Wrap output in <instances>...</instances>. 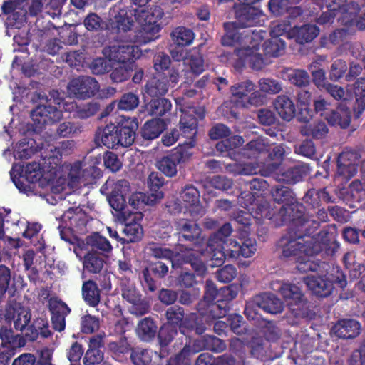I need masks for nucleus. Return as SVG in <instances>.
Wrapping results in <instances>:
<instances>
[{
  "label": "nucleus",
  "instance_id": "obj_1",
  "mask_svg": "<svg viewBox=\"0 0 365 365\" xmlns=\"http://www.w3.org/2000/svg\"><path fill=\"white\" fill-rule=\"evenodd\" d=\"M287 224L289 225L287 232L280 240L284 257L297 256L302 253L329 257H333L340 247L336 236L328 230H322L314 235L320 226L318 220H298Z\"/></svg>",
  "mask_w": 365,
  "mask_h": 365
},
{
  "label": "nucleus",
  "instance_id": "obj_2",
  "mask_svg": "<svg viewBox=\"0 0 365 365\" xmlns=\"http://www.w3.org/2000/svg\"><path fill=\"white\" fill-rule=\"evenodd\" d=\"M272 196L275 202L282 203L279 208L273 207L265 197H260L257 200H252V218L257 224H262L264 220H269V224L278 227L287 225L290 221L308 219L306 208L302 203L297 201L292 190L283 185H276L272 187Z\"/></svg>",
  "mask_w": 365,
  "mask_h": 365
},
{
  "label": "nucleus",
  "instance_id": "obj_3",
  "mask_svg": "<svg viewBox=\"0 0 365 365\" xmlns=\"http://www.w3.org/2000/svg\"><path fill=\"white\" fill-rule=\"evenodd\" d=\"M236 21L224 23L226 34L221 38V43L226 46H240L235 49L237 59L235 68L242 70L247 61L251 62V36L250 30L244 29L251 25V2L235 3L233 6Z\"/></svg>",
  "mask_w": 365,
  "mask_h": 365
},
{
  "label": "nucleus",
  "instance_id": "obj_4",
  "mask_svg": "<svg viewBox=\"0 0 365 365\" xmlns=\"http://www.w3.org/2000/svg\"><path fill=\"white\" fill-rule=\"evenodd\" d=\"M150 0H132L138 7L134 9V16L140 25L135 36L140 43L146 44L159 37L161 26L158 21L164 16V11L160 6H153L150 9L145 7Z\"/></svg>",
  "mask_w": 365,
  "mask_h": 365
},
{
  "label": "nucleus",
  "instance_id": "obj_5",
  "mask_svg": "<svg viewBox=\"0 0 365 365\" xmlns=\"http://www.w3.org/2000/svg\"><path fill=\"white\" fill-rule=\"evenodd\" d=\"M279 292L287 302L291 314L296 318H311L314 313L301 289L294 284L284 282Z\"/></svg>",
  "mask_w": 365,
  "mask_h": 365
},
{
  "label": "nucleus",
  "instance_id": "obj_6",
  "mask_svg": "<svg viewBox=\"0 0 365 365\" xmlns=\"http://www.w3.org/2000/svg\"><path fill=\"white\" fill-rule=\"evenodd\" d=\"M329 271V269H327L325 274H316L305 278V282L309 289L319 297L329 296L334 289V282L341 288H344L347 284L346 277L343 273L340 272L336 279H331Z\"/></svg>",
  "mask_w": 365,
  "mask_h": 365
},
{
  "label": "nucleus",
  "instance_id": "obj_7",
  "mask_svg": "<svg viewBox=\"0 0 365 365\" xmlns=\"http://www.w3.org/2000/svg\"><path fill=\"white\" fill-rule=\"evenodd\" d=\"M11 178L20 191H26V185L24 180L29 183H36L43 177L42 168L39 163L32 162L26 166L19 163L14 164L10 171Z\"/></svg>",
  "mask_w": 365,
  "mask_h": 365
},
{
  "label": "nucleus",
  "instance_id": "obj_8",
  "mask_svg": "<svg viewBox=\"0 0 365 365\" xmlns=\"http://www.w3.org/2000/svg\"><path fill=\"white\" fill-rule=\"evenodd\" d=\"M26 340L21 334H14L11 328L5 326L0 327V364L9 365L11 358L15 355L16 349L24 347Z\"/></svg>",
  "mask_w": 365,
  "mask_h": 365
},
{
  "label": "nucleus",
  "instance_id": "obj_9",
  "mask_svg": "<svg viewBox=\"0 0 365 365\" xmlns=\"http://www.w3.org/2000/svg\"><path fill=\"white\" fill-rule=\"evenodd\" d=\"M190 148L191 147L187 145L175 148L170 153L158 161V168L168 177L172 178L176 175L178 165L187 162L192 156Z\"/></svg>",
  "mask_w": 365,
  "mask_h": 365
},
{
  "label": "nucleus",
  "instance_id": "obj_10",
  "mask_svg": "<svg viewBox=\"0 0 365 365\" xmlns=\"http://www.w3.org/2000/svg\"><path fill=\"white\" fill-rule=\"evenodd\" d=\"M170 77L163 73H155L145 85V92L150 97L159 98L165 96L170 87H175L179 81L180 74L171 70Z\"/></svg>",
  "mask_w": 365,
  "mask_h": 365
},
{
  "label": "nucleus",
  "instance_id": "obj_11",
  "mask_svg": "<svg viewBox=\"0 0 365 365\" xmlns=\"http://www.w3.org/2000/svg\"><path fill=\"white\" fill-rule=\"evenodd\" d=\"M33 130L39 133L47 124H53L61 120L62 112L56 106L38 105L31 113Z\"/></svg>",
  "mask_w": 365,
  "mask_h": 365
},
{
  "label": "nucleus",
  "instance_id": "obj_12",
  "mask_svg": "<svg viewBox=\"0 0 365 365\" xmlns=\"http://www.w3.org/2000/svg\"><path fill=\"white\" fill-rule=\"evenodd\" d=\"M98 89V82L94 78L86 76L71 79L67 86L70 96L83 100L94 96Z\"/></svg>",
  "mask_w": 365,
  "mask_h": 365
},
{
  "label": "nucleus",
  "instance_id": "obj_13",
  "mask_svg": "<svg viewBox=\"0 0 365 365\" xmlns=\"http://www.w3.org/2000/svg\"><path fill=\"white\" fill-rule=\"evenodd\" d=\"M284 153V149L281 145L274 146L271 151L269 150L267 155L263 158L266 160L264 162H252V175L258 173L262 176L271 175L278 168Z\"/></svg>",
  "mask_w": 365,
  "mask_h": 365
},
{
  "label": "nucleus",
  "instance_id": "obj_14",
  "mask_svg": "<svg viewBox=\"0 0 365 365\" xmlns=\"http://www.w3.org/2000/svg\"><path fill=\"white\" fill-rule=\"evenodd\" d=\"M227 322L231 330L238 336L232 339L231 345L237 347L240 350L245 347L251 348V332L242 316L238 314H230Z\"/></svg>",
  "mask_w": 365,
  "mask_h": 365
},
{
  "label": "nucleus",
  "instance_id": "obj_15",
  "mask_svg": "<svg viewBox=\"0 0 365 365\" xmlns=\"http://www.w3.org/2000/svg\"><path fill=\"white\" fill-rule=\"evenodd\" d=\"M106 257L99 253L93 251H88L83 257V269L86 273L97 274L100 278L99 284L102 288L106 289L110 287L109 277L106 274H102L104 265L106 264Z\"/></svg>",
  "mask_w": 365,
  "mask_h": 365
},
{
  "label": "nucleus",
  "instance_id": "obj_16",
  "mask_svg": "<svg viewBox=\"0 0 365 365\" xmlns=\"http://www.w3.org/2000/svg\"><path fill=\"white\" fill-rule=\"evenodd\" d=\"M175 227L180 242H189L195 245H200L204 240L201 228L192 220L180 219L175 222Z\"/></svg>",
  "mask_w": 365,
  "mask_h": 365
},
{
  "label": "nucleus",
  "instance_id": "obj_17",
  "mask_svg": "<svg viewBox=\"0 0 365 365\" xmlns=\"http://www.w3.org/2000/svg\"><path fill=\"white\" fill-rule=\"evenodd\" d=\"M118 143L119 147L128 148L135 142L138 121L135 118L122 116L117 120Z\"/></svg>",
  "mask_w": 365,
  "mask_h": 365
},
{
  "label": "nucleus",
  "instance_id": "obj_18",
  "mask_svg": "<svg viewBox=\"0 0 365 365\" xmlns=\"http://www.w3.org/2000/svg\"><path fill=\"white\" fill-rule=\"evenodd\" d=\"M4 317L7 322H13L16 331L22 332L31 322V314L29 309L20 304H14L6 306Z\"/></svg>",
  "mask_w": 365,
  "mask_h": 365
},
{
  "label": "nucleus",
  "instance_id": "obj_19",
  "mask_svg": "<svg viewBox=\"0 0 365 365\" xmlns=\"http://www.w3.org/2000/svg\"><path fill=\"white\" fill-rule=\"evenodd\" d=\"M180 197L189 209L193 217H202L206 210L200 202V192L195 186L191 184L185 185L180 192Z\"/></svg>",
  "mask_w": 365,
  "mask_h": 365
},
{
  "label": "nucleus",
  "instance_id": "obj_20",
  "mask_svg": "<svg viewBox=\"0 0 365 365\" xmlns=\"http://www.w3.org/2000/svg\"><path fill=\"white\" fill-rule=\"evenodd\" d=\"M48 309L53 329L61 332L66 328V317L71 312V309L61 299L52 297L48 301Z\"/></svg>",
  "mask_w": 365,
  "mask_h": 365
},
{
  "label": "nucleus",
  "instance_id": "obj_21",
  "mask_svg": "<svg viewBox=\"0 0 365 365\" xmlns=\"http://www.w3.org/2000/svg\"><path fill=\"white\" fill-rule=\"evenodd\" d=\"M130 188V183L125 179L119 180L113 184L112 190L108 196L110 207L116 212L124 213L127 206L125 195Z\"/></svg>",
  "mask_w": 365,
  "mask_h": 365
},
{
  "label": "nucleus",
  "instance_id": "obj_22",
  "mask_svg": "<svg viewBox=\"0 0 365 365\" xmlns=\"http://www.w3.org/2000/svg\"><path fill=\"white\" fill-rule=\"evenodd\" d=\"M195 113L198 118L192 114L182 113L179 123L181 135L184 138L192 140H194L197 133L198 119L202 120L205 116L204 109H199Z\"/></svg>",
  "mask_w": 365,
  "mask_h": 365
},
{
  "label": "nucleus",
  "instance_id": "obj_23",
  "mask_svg": "<svg viewBox=\"0 0 365 365\" xmlns=\"http://www.w3.org/2000/svg\"><path fill=\"white\" fill-rule=\"evenodd\" d=\"M25 333L23 337L25 339L26 342H33L37 340L38 336L43 339H46L53 335V332L49 328V324L46 319L38 317L31 322L24 330Z\"/></svg>",
  "mask_w": 365,
  "mask_h": 365
},
{
  "label": "nucleus",
  "instance_id": "obj_24",
  "mask_svg": "<svg viewBox=\"0 0 365 365\" xmlns=\"http://www.w3.org/2000/svg\"><path fill=\"white\" fill-rule=\"evenodd\" d=\"M360 10L361 8L356 2L344 3L343 8L339 11L341 22L345 25L356 24L359 29H365V13L363 16L358 17Z\"/></svg>",
  "mask_w": 365,
  "mask_h": 365
},
{
  "label": "nucleus",
  "instance_id": "obj_25",
  "mask_svg": "<svg viewBox=\"0 0 365 365\" xmlns=\"http://www.w3.org/2000/svg\"><path fill=\"white\" fill-rule=\"evenodd\" d=\"M231 101L237 108L251 105V81L237 83L230 87Z\"/></svg>",
  "mask_w": 365,
  "mask_h": 365
},
{
  "label": "nucleus",
  "instance_id": "obj_26",
  "mask_svg": "<svg viewBox=\"0 0 365 365\" xmlns=\"http://www.w3.org/2000/svg\"><path fill=\"white\" fill-rule=\"evenodd\" d=\"M310 168L307 163H299L289 167L277 175V180L288 185H294L309 174Z\"/></svg>",
  "mask_w": 365,
  "mask_h": 365
},
{
  "label": "nucleus",
  "instance_id": "obj_27",
  "mask_svg": "<svg viewBox=\"0 0 365 365\" xmlns=\"http://www.w3.org/2000/svg\"><path fill=\"white\" fill-rule=\"evenodd\" d=\"M230 309V306L217 299L215 302L205 303L200 301L196 307L199 314L206 319H217L225 317Z\"/></svg>",
  "mask_w": 365,
  "mask_h": 365
},
{
  "label": "nucleus",
  "instance_id": "obj_28",
  "mask_svg": "<svg viewBox=\"0 0 365 365\" xmlns=\"http://www.w3.org/2000/svg\"><path fill=\"white\" fill-rule=\"evenodd\" d=\"M104 343L100 336H93L88 342V349L83 358L84 365H97L103 360Z\"/></svg>",
  "mask_w": 365,
  "mask_h": 365
},
{
  "label": "nucleus",
  "instance_id": "obj_29",
  "mask_svg": "<svg viewBox=\"0 0 365 365\" xmlns=\"http://www.w3.org/2000/svg\"><path fill=\"white\" fill-rule=\"evenodd\" d=\"M319 33V29L314 24H304L301 26H294L288 32V38L294 41L301 45L312 41Z\"/></svg>",
  "mask_w": 365,
  "mask_h": 365
},
{
  "label": "nucleus",
  "instance_id": "obj_30",
  "mask_svg": "<svg viewBox=\"0 0 365 365\" xmlns=\"http://www.w3.org/2000/svg\"><path fill=\"white\" fill-rule=\"evenodd\" d=\"M252 302L259 308L267 313H281L284 309V304L277 297L272 293H262L257 295Z\"/></svg>",
  "mask_w": 365,
  "mask_h": 365
},
{
  "label": "nucleus",
  "instance_id": "obj_31",
  "mask_svg": "<svg viewBox=\"0 0 365 365\" xmlns=\"http://www.w3.org/2000/svg\"><path fill=\"white\" fill-rule=\"evenodd\" d=\"M138 47L133 45H118L110 48V58L119 64L135 65Z\"/></svg>",
  "mask_w": 365,
  "mask_h": 365
},
{
  "label": "nucleus",
  "instance_id": "obj_32",
  "mask_svg": "<svg viewBox=\"0 0 365 365\" xmlns=\"http://www.w3.org/2000/svg\"><path fill=\"white\" fill-rule=\"evenodd\" d=\"M325 120L330 125L339 126L341 128H347L351 123V114L349 107L340 104L335 110L324 113Z\"/></svg>",
  "mask_w": 365,
  "mask_h": 365
},
{
  "label": "nucleus",
  "instance_id": "obj_33",
  "mask_svg": "<svg viewBox=\"0 0 365 365\" xmlns=\"http://www.w3.org/2000/svg\"><path fill=\"white\" fill-rule=\"evenodd\" d=\"M118 138L117 121L107 123L102 129L98 128L95 135L96 140H101L104 146L110 149L119 148Z\"/></svg>",
  "mask_w": 365,
  "mask_h": 365
},
{
  "label": "nucleus",
  "instance_id": "obj_34",
  "mask_svg": "<svg viewBox=\"0 0 365 365\" xmlns=\"http://www.w3.org/2000/svg\"><path fill=\"white\" fill-rule=\"evenodd\" d=\"M360 330L359 322L353 319H341L332 328L336 336L344 339L356 337Z\"/></svg>",
  "mask_w": 365,
  "mask_h": 365
},
{
  "label": "nucleus",
  "instance_id": "obj_35",
  "mask_svg": "<svg viewBox=\"0 0 365 365\" xmlns=\"http://www.w3.org/2000/svg\"><path fill=\"white\" fill-rule=\"evenodd\" d=\"M309 255H299L296 259L295 268L300 273L309 272H315L316 274H325L327 269H330L329 263L322 261H312L309 259Z\"/></svg>",
  "mask_w": 365,
  "mask_h": 365
},
{
  "label": "nucleus",
  "instance_id": "obj_36",
  "mask_svg": "<svg viewBox=\"0 0 365 365\" xmlns=\"http://www.w3.org/2000/svg\"><path fill=\"white\" fill-rule=\"evenodd\" d=\"M178 334L177 328L164 324L158 333L159 344L158 356L160 359L166 358L170 354L169 345Z\"/></svg>",
  "mask_w": 365,
  "mask_h": 365
},
{
  "label": "nucleus",
  "instance_id": "obj_37",
  "mask_svg": "<svg viewBox=\"0 0 365 365\" xmlns=\"http://www.w3.org/2000/svg\"><path fill=\"white\" fill-rule=\"evenodd\" d=\"M66 110L73 113L75 118L81 120L89 118L95 115L100 110V105L96 102H89L78 105L76 102L67 103Z\"/></svg>",
  "mask_w": 365,
  "mask_h": 365
},
{
  "label": "nucleus",
  "instance_id": "obj_38",
  "mask_svg": "<svg viewBox=\"0 0 365 365\" xmlns=\"http://www.w3.org/2000/svg\"><path fill=\"white\" fill-rule=\"evenodd\" d=\"M202 318L203 317L196 313L185 315L182 324L178 327L180 331L183 334L191 332H195L198 335L202 334L206 330Z\"/></svg>",
  "mask_w": 365,
  "mask_h": 365
},
{
  "label": "nucleus",
  "instance_id": "obj_39",
  "mask_svg": "<svg viewBox=\"0 0 365 365\" xmlns=\"http://www.w3.org/2000/svg\"><path fill=\"white\" fill-rule=\"evenodd\" d=\"M275 110L285 120H292L296 115V108L292 100L286 95L278 96L273 102Z\"/></svg>",
  "mask_w": 365,
  "mask_h": 365
},
{
  "label": "nucleus",
  "instance_id": "obj_40",
  "mask_svg": "<svg viewBox=\"0 0 365 365\" xmlns=\"http://www.w3.org/2000/svg\"><path fill=\"white\" fill-rule=\"evenodd\" d=\"M62 220L72 228L82 230L88 222V216L81 208L70 207L62 215Z\"/></svg>",
  "mask_w": 365,
  "mask_h": 365
},
{
  "label": "nucleus",
  "instance_id": "obj_41",
  "mask_svg": "<svg viewBox=\"0 0 365 365\" xmlns=\"http://www.w3.org/2000/svg\"><path fill=\"white\" fill-rule=\"evenodd\" d=\"M166 126L165 121L159 118L147 120L140 129V136L146 140H154L160 135Z\"/></svg>",
  "mask_w": 365,
  "mask_h": 365
},
{
  "label": "nucleus",
  "instance_id": "obj_42",
  "mask_svg": "<svg viewBox=\"0 0 365 365\" xmlns=\"http://www.w3.org/2000/svg\"><path fill=\"white\" fill-rule=\"evenodd\" d=\"M52 358L48 351L41 352L38 359L31 353H23L14 359L11 365H53Z\"/></svg>",
  "mask_w": 365,
  "mask_h": 365
},
{
  "label": "nucleus",
  "instance_id": "obj_43",
  "mask_svg": "<svg viewBox=\"0 0 365 365\" xmlns=\"http://www.w3.org/2000/svg\"><path fill=\"white\" fill-rule=\"evenodd\" d=\"M86 242L88 247L91 248L89 251L96 252L105 257L107 254L112 251L113 247L107 238L101 235L98 232H94L86 238Z\"/></svg>",
  "mask_w": 365,
  "mask_h": 365
},
{
  "label": "nucleus",
  "instance_id": "obj_44",
  "mask_svg": "<svg viewBox=\"0 0 365 365\" xmlns=\"http://www.w3.org/2000/svg\"><path fill=\"white\" fill-rule=\"evenodd\" d=\"M164 178L158 173L152 172L149 175L148 178V186L150 192L148 194L147 200L148 202L156 203L163 197V192L159 190L164 185Z\"/></svg>",
  "mask_w": 365,
  "mask_h": 365
},
{
  "label": "nucleus",
  "instance_id": "obj_45",
  "mask_svg": "<svg viewBox=\"0 0 365 365\" xmlns=\"http://www.w3.org/2000/svg\"><path fill=\"white\" fill-rule=\"evenodd\" d=\"M123 233L124 236L120 239L122 244L138 242L140 241L143 237V229L140 222L135 220H131L125 224Z\"/></svg>",
  "mask_w": 365,
  "mask_h": 365
},
{
  "label": "nucleus",
  "instance_id": "obj_46",
  "mask_svg": "<svg viewBox=\"0 0 365 365\" xmlns=\"http://www.w3.org/2000/svg\"><path fill=\"white\" fill-rule=\"evenodd\" d=\"M81 291L82 297L88 305L95 307L99 304L101 290L95 281L88 279L83 282Z\"/></svg>",
  "mask_w": 365,
  "mask_h": 365
},
{
  "label": "nucleus",
  "instance_id": "obj_47",
  "mask_svg": "<svg viewBox=\"0 0 365 365\" xmlns=\"http://www.w3.org/2000/svg\"><path fill=\"white\" fill-rule=\"evenodd\" d=\"M157 329L155 322L150 317H145L138 322L136 333L141 341L149 342L156 336Z\"/></svg>",
  "mask_w": 365,
  "mask_h": 365
},
{
  "label": "nucleus",
  "instance_id": "obj_48",
  "mask_svg": "<svg viewBox=\"0 0 365 365\" xmlns=\"http://www.w3.org/2000/svg\"><path fill=\"white\" fill-rule=\"evenodd\" d=\"M267 36V31L263 29H252V69L260 70L264 65L261 54H255L259 49V43Z\"/></svg>",
  "mask_w": 365,
  "mask_h": 365
},
{
  "label": "nucleus",
  "instance_id": "obj_49",
  "mask_svg": "<svg viewBox=\"0 0 365 365\" xmlns=\"http://www.w3.org/2000/svg\"><path fill=\"white\" fill-rule=\"evenodd\" d=\"M356 97L353 110L356 118H359L365 110V78H359L354 84Z\"/></svg>",
  "mask_w": 365,
  "mask_h": 365
},
{
  "label": "nucleus",
  "instance_id": "obj_50",
  "mask_svg": "<svg viewBox=\"0 0 365 365\" xmlns=\"http://www.w3.org/2000/svg\"><path fill=\"white\" fill-rule=\"evenodd\" d=\"M146 108L150 115L162 117L170 113L172 103L168 98L159 97L151 99L146 105Z\"/></svg>",
  "mask_w": 365,
  "mask_h": 365
},
{
  "label": "nucleus",
  "instance_id": "obj_51",
  "mask_svg": "<svg viewBox=\"0 0 365 365\" xmlns=\"http://www.w3.org/2000/svg\"><path fill=\"white\" fill-rule=\"evenodd\" d=\"M297 102L304 108H301L298 119L302 122H308L312 117V111L309 108L312 101V93L305 88H301L297 95Z\"/></svg>",
  "mask_w": 365,
  "mask_h": 365
},
{
  "label": "nucleus",
  "instance_id": "obj_52",
  "mask_svg": "<svg viewBox=\"0 0 365 365\" xmlns=\"http://www.w3.org/2000/svg\"><path fill=\"white\" fill-rule=\"evenodd\" d=\"M232 227L230 222H225L215 232L210 235L207 240L208 247H222L227 238L232 232Z\"/></svg>",
  "mask_w": 365,
  "mask_h": 365
},
{
  "label": "nucleus",
  "instance_id": "obj_53",
  "mask_svg": "<svg viewBox=\"0 0 365 365\" xmlns=\"http://www.w3.org/2000/svg\"><path fill=\"white\" fill-rule=\"evenodd\" d=\"M244 139L240 135H233L217 143L215 148L222 156H230L231 152L244 143Z\"/></svg>",
  "mask_w": 365,
  "mask_h": 365
},
{
  "label": "nucleus",
  "instance_id": "obj_54",
  "mask_svg": "<svg viewBox=\"0 0 365 365\" xmlns=\"http://www.w3.org/2000/svg\"><path fill=\"white\" fill-rule=\"evenodd\" d=\"M120 288L123 298L130 304L138 302L142 297L135 284L128 278L120 279Z\"/></svg>",
  "mask_w": 365,
  "mask_h": 365
},
{
  "label": "nucleus",
  "instance_id": "obj_55",
  "mask_svg": "<svg viewBox=\"0 0 365 365\" xmlns=\"http://www.w3.org/2000/svg\"><path fill=\"white\" fill-rule=\"evenodd\" d=\"M286 73L290 83L299 88H306L310 84V76L304 69L287 68Z\"/></svg>",
  "mask_w": 365,
  "mask_h": 365
},
{
  "label": "nucleus",
  "instance_id": "obj_56",
  "mask_svg": "<svg viewBox=\"0 0 365 365\" xmlns=\"http://www.w3.org/2000/svg\"><path fill=\"white\" fill-rule=\"evenodd\" d=\"M148 254L150 257L155 259H165L170 261L173 266H175V262L178 252L173 250L160 246L158 244L152 242L146 247Z\"/></svg>",
  "mask_w": 365,
  "mask_h": 365
},
{
  "label": "nucleus",
  "instance_id": "obj_57",
  "mask_svg": "<svg viewBox=\"0 0 365 365\" xmlns=\"http://www.w3.org/2000/svg\"><path fill=\"white\" fill-rule=\"evenodd\" d=\"M108 346L113 357L119 361H122L128 354L130 355L132 350L134 349L125 336L118 341L109 343Z\"/></svg>",
  "mask_w": 365,
  "mask_h": 365
},
{
  "label": "nucleus",
  "instance_id": "obj_58",
  "mask_svg": "<svg viewBox=\"0 0 365 365\" xmlns=\"http://www.w3.org/2000/svg\"><path fill=\"white\" fill-rule=\"evenodd\" d=\"M165 318L167 325L178 328L185 316V309L178 304L169 307L165 312Z\"/></svg>",
  "mask_w": 365,
  "mask_h": 365
},
{
  "label": "nucleus",
  "instance_id": "obj_59",
  "mask_svg": "<svg viewBox=\"0 0 365 365\" xmlns=\"http://www.w3.org/2000/svg\"><path fill=\"white\" fill-rule=\"evenodd\" d=\"M328 132L327 124L322 121L306 125L301 128L302 135L312 137L314 139H322L327 136Z\"/></svg>",
  "mask_w": 365,
  "mask_h": 365
},
{
  "label": "nucleus",
  "instance_id": "obj_60",
  "mask_svg": "<svg viewBox=\"0 0 365 365\" xmlns=\"http://www.w3.org/2000/svg\"><path fill=\"white\" fill-rule=\"evenodd\" d=\"M133 26L132 16H129L125 10H120L114 16L111 22V27L116 33L127 32Z\"/></svg>",
  "mask_w": 365,
  "mask_h": 365
},
{
  "label": "nucleus",
  "instance_id": "obj_61",
  "mask_svg": "<svg viewBox=\"0 0 365 365\" xmlns=\"http://www.w3.org/2000/svg\"><path fill=\"white\" fill-rule=\"evenodd\" d=\"M170 65L171 59L170 56L163 52L158 53L153 58V68L155 71V73H163L170 77L171 70L179 72L176 68L170 66Z\"/></svg>",
  "mask_w": 365,
  "mask_h": 365
},
{
  "label": "nucleus",
  "instance_id": "obj_62",
  "mask_svg": "<svg viewBox=\"0 0 365 365\" xmlns=\"http://www.w3.org/2000/svg\"><path fill=\"white\" fill-rule=\"evenodd\" d=\"M285 46L284 41L274 37L265 41L262 44L264 55L272 57H278L282 55L285 50Z\"/></svg>",
  "mask_w": 365,
  "mask_h": 365
},
{
  "label": "nucleus",
  "instance_id": "obj_63",
  "mask_svg": "<svg viewBox=\"0 0 365 365\" xmlns=\"http://www.w3.org/2000/svg\"><path fill=\"white\" fill-rule=\"evenodd\" d=\"M136 65L128 63L116 65L111 71L110 78L113 83H122L130 78Z\"/></svg>",
  "mask_w": 365,
  "mask_h": 365
},
{
  "label": "nucleus",
  "instance_id": "obj_64",
  "mask_svg": "<svg viewBox=\"0 0 365 365\" xmlns=\"http://www.w3.org/2000/svg\"><path fill=\"white\" fill-rule=\"evenodd\" d=\"M173 41L180 46H186L192 43L195 34L190 29L178 26L172 32Z\"/></svg>",
  "mask_w": 365,
  "mask_h": 365
}]
</instances>
